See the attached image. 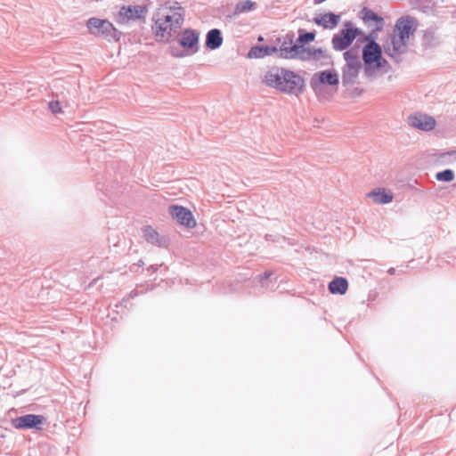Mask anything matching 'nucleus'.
Wrapping results in <instances>:
<instances>
[{"instance_id":"f257e3e1","label":"nucleus","mask_w":456,"mask_h":456,"mask_svg":"<svg viewBox=\"0 0 456 456\" xmlns=\"http://www.w3.org/2000/svg\"><path fill=\"white\" fill-rule=\"evenodd\" d=\"M417 29V20L411 16L399 18L395 25V34L390 37V41L383 45L384 52L396 63L402 61L401 55L408 51V40Z\"/></svg>"},{"instance_id":"dca6fc26","label":"nucleus","mask_w":456,"mask_h":456,"mask_svg":"<svg viewBox=\"0 0 456 456\" xmlns=\"http://www.w3.org/2000/svg\"><path fill=\"white\" fill-rule=\"evenodd\" d=\"M361 18L362 19L365 25L368 27H371L372 23H374V28L376 31H381L384 27V19L379 15L376 12L373 10L363 7L361 11Z\"/></svg>"},{"instance_id":"0eeeda50","label":"nucleus","mask_w":456,"mask_h":456,"mask_svg":"<svg viewBox=\"0 0 456 456\" xmlns=\"http://www.w3.org/2000/svg\"><path fill=\"white\" fill-rule=\"evenodd\" d=\"M200 33L193 28H185L178 31V35L174 37L177 38L179 45L186 50L189 54H194L200 50Z\"/></svg>"},{"instance_id":"ea45409f","label":"nucleus","mask_w":456,"mask_h":456,"mask_svg":"<svg viewBox=\"0 0 456 456\" xmlns=\"http://www.w3.org/2000/svg\"><path fill=\"white\" fill-rule=\"evenodd\" d=\"M325 1L326 0H314V4H322V3L325 2Z\"/></svg>"},{"instance_id":"c85d7f7f","label":"nucleus","mask_w":456,"mask_h":456,"mask_svg":"<svg viewBox=\"0 0 456 456\" xmlns=\"http://www.w3.org/2000/svg\"><path fill=\"white\" fill-rule=\"evenodd\" d=\"M377 32L375 30V28H372V30L366 36H364L362 39H358L357 43H362L365 42V45H375L378 44L376 42L377 39Z\"/></svg>"},{"instance_id":"58836bf2","label":"nucleus","mask_w":456,"mask_h":456,"mask_svg":"<svg viewBox=\"0 0 456 456\" xmlns=\"http://www.w3.org/2000/svg\"><path fill=\"white\" fill-rule=\"evenodd\" d=\"M137 295V291L136 290H132L129 294L130 297H134Z\"/></svg>"},{"instance_id":"a19ab883","label":"nucleus","mask_w":456,"mask_h":456,"mask_svg":"<svg viewBox=\"0 0 456 456\" xmlns=\"http://www.w3.org/2000/svg\"><path fill=\"white\" fill-rule=\"evenodd\" d=\"M144 265L142 260H139L137 265L142 266Z\"/></svg>"},{"instance_id":"7c9ffc66","label":"nucleus","mask_w":456,"mask_h":456,"mask_svg":"<svg viewBox=\"0 0 456 456\" xmlns=\"http://www.w3.org/2000/svg\"><path fill=\"white\" fill-rule=\"evenodd\" d=\"M48 109L49 110L53 113V114H58V113H61V102L56 100V101H51L49 103H48Z\"/></svg>"},{"instance_id":"412c9836","label":"nucleus","mask_w":456,"mask_h":456,"mask_svg":"<svg viewBox=\"0 0 456 456\" xmlns=\"http://www.w3.org/2000/svg\"><path fill=\"white\" fill-rule=\"evenodd\" d=\"M362 67L359 66H343L342 68V85L347 87L349 85H353L359 75V71Z\"/></svg>"},{"instance_id":"f704fd0d","label":"nucleus","mask_w":456,"mask_h":456,"mask_svg":"<svg viewBox=\"0 0 456 456\" xmlns=\"http://www.w3.org/2000/svg\"><path fill=\"white\" fill-rule=\"evenodd\" d=\"M362 93H363V90L361 88L356 87L354 89V94L355 96H360Z\"/></svg>"},{"instance_id":"423d86ee","label":"nucleus","mask_w":456,"mask_h":456,"mask_svg":"<svg viewBox=\"0 0 456 456\" xmlns=\"http://www.w3.org/2000/svg\"><path fill=\"white\" fill-rule=\"evenodd\" d=\"M281 93L289 95L299 96L305 89V80L293 70L283 69Z\"/></svg>"},{"instance_id":"9d476101","label":"nucleus","mask_w":456,"mask_h":456,"mask_svg":"<svg viewBox=\"0 0 456 456\" xmlns=\"http://www.w3.org/2000/svg\"><path fill=\"white\" fill-rule=\"evenodd\" d=\"M289 52L291 53L290 55L300 54L298 60L303 61L330 60V56L322 48L314 49L311 47L295 46L290 48Z\"/></svg>"},{"instance_id":"39448f33","label":"nucleus","mask_w":456,"mask_h":456,"mask_svg":"<svg viewBox=\"0 0 456 456\" xmlns=\"http://www.w3.org/2000/svg\"><path fill=\"white\" fill-rule=\"evenodd\" d=\"M363 34L362 30L356 28L349 20L343 24L338 33L334 34L331 39L332 47L335 51H345L348 49L353 42Z\"/></svg>"},{"instance_id":"20e7f679","label":"nucleus","mask_w":456,"mask_h":456,"mask_svg":"<svg viewBox=\"0 0 456 456\" xmlns=\"http://www.w3.org/2000/svg\"><path fill=\"white\" fill-rule=\"evenodd\" d=\"M86 27L91 35L102 37L108 41H118L121 37V32L106 19L92 17L87 20Z\"/></svg>"},{"instance_id":"2f4dec72","label":"nucleus","mask_w":456,"mask_h":456,"mask_svg":"<svg viewBox=\"0 0 456 456\" xmlns=\"http://www.w3.org/2000/svg\"><path fill=\"white\" fill-rule=\"evenodd\" d=\"M423 38H424V40L427 41V43L431 45L433 43V41L435 40V31H434V29L433 28H427L426 30H424Z\"/></svg>"},{"instance_id":"4be33fe9","label":"nucleus","mask_w":456,"mask_h":456,"mask_svg":"<svg viewBox=\"0 0 456 456\" xmlns=\"http://www.w3.org/2000/svg\"><path fill=\"white\" fill-rule=\"evenodd\" d=\"M368 197L371 198L375 203L387 204L393 200V193L386 191L384 188H377L368 193Z\"/></svg>"},{"instance_id":"e433bc0d","label":"nucleus","mask_w":456,"mask_h":456,"mask_svg":"<svg viewBox=\"0 0 456 456\" xmlns=\"http://www.w3.org/2000/svg\"><path fill=\"white\" fill-rule=\"evenodd\" d=\"M387 273L389 275H395L396 273V269L395 267H390L388 270H387Z\"/></svg>"},{"instance_id":"f03ea898","label":"nucleus","mask_w":456,"mask_h":456,"mask_svg":"<svg viewBox=\"0 0 456 456\" xmlns=\"http://www.w3.org/2000/svg\"><path fill=\"white\" fill-rule=\"evenodd\" d=\"M184 9L177 2L159 12L152 25V31L157 40L167 43L178 35L184 21Z\"/></svg>"},{"instance_id":"b1692460","label":"nucleus","mask_w":456,"mask_h":456,"mask_svg":"<svg viewBox=\"0 0 456 456\" xmlns=\"http://www.w3.org/2000/svg\"><path fill=\"white\" fill-rule=\"evenodd\" d=\"M343 57L346 61V64L344 66L362 67L359 56V46L357 45H355L354 47L346 49L343 53Z\"/></svg>"},{"instance_id":"9b49d317","label":"nucleus","mask_w":456,"mask_h":456,"mask_svg":"<svg viewBox=\"0 0 456 456\" xmlns=\"http://www.w3.org/2000/svg\"><path fill=\"white\" fill-rule=\"evenodd\" d=\"M382 54V47L379 44L365 45L362 47V61L365 65V73L370 76L373 73V66Z\"/></svg>"},{"instance_id":"5701e85b","label":"nucleus","mask_w":456,"mask_h":456,"mask_svg":"<svg viewBox=\"0 0 456 456\" xmlns=\"http://www.w3.org/2000/svg\"><path fill=\"white\" fill-rule=\"evenodd\" d=\"M329 290L331 294L344 295L348 289V281L345 277H335L329 283Z\"/></svg>"},{"instance_id":"6e6552de","label":"nucleus","mask_w":456,"mask_h":456,"mask_svg":"<svg viewBox=\"0 0 456 456\" xmlns=\"http://www.w3.org/2000/svg\"><path fill=\"white\" fill-rule=\"evenodd\" d=\"M46 419L43 415L25 414L12 419V426L17 429H42Z\"/></svg>"},{"instance_id":"2eb2a0df","label":"nucleus","mask_w":456,"mask_h":456,"mask_svg":"<svg viewBox=\"0 0 456 456\" xmlns=\"http://www.w3.org/2000/svg\"><path fill=\"white\" fill-rule=\"evenodd\" d=\"M144 240L159 248H167L169 244V240L165 235H160L154 228L151 225H147L142 230Z\"/></svg>"},{"instance_id":"a878e982","label":"nucleus","mask_w":456,"mask_h":456,"mask_svg":"<svg viewBox=\"0 0 456 456\" xmlns=\"http://www.w3.org/2000/svg\"><path fill=\"white\" fill-rule=\"evenodd\" d=\"M256 3L252 0L239 1L235 5V12L245 13L256 10Z\"/></svg>"},{"instance_id":"4468645a","label":"nucleus","mask_w":456,"mask_h":456,"mask_svg":"<svg viewBox=\"0 0 456 456\" xmlns=\"http://www.w3.org/2000/svg\"><path fill=\"white\" fill-rule=\"evenodd\" d=\"M408 124L421 131H431L436 126V119L427 114L415 113L408 117Z\"/></svg>"},{"instance_id":"6ab92c4d","label":"nucleus","mask_w":456,"mask_h":456,"mask_svg":"<svg viewBox=\"0 0 456 456\" xmlns=\"http://www.w3.org/2000/svg\"><path fill=\"white\" fill-rule=\"evenodd\" d=\"M224 42L222 32L219 28H212L207 32L205 46L208 50H216Z\"/></svg>"},{"instance_id":"ddd939ff","label":"nucleus","mask_w":456,"mask_h":456,"mask_svg":"<svg viewBox=\"0 0 456 456\" xmlns=\"http://www.w3.org/2000/svg\"><path fill=\"white\" fill-rule=\"evenodd\" d=\"M283 67L279 66H271L268 68V69L265 71L264 77H263V83L271 88L275 89L276 91L281 93L282 88V73H283Z\"/></svg>"},{"instance_id":"72a5a7b5","label":"nucleus","mask_w":456,"mask_h":456,"mask_svg":"<svg viewBox=\"0 0 456 456\" xmlns=\"http://www.w3.org/2000/svg\"><path fill=\"white\" fill-rule=\"evenodd\" d=\"M265 240H273V241H280L281 240H285L286 237L285 236H281L280 234H277V235L266 234L265 235Z\"/></svg>"},{"instance_id":"1a4fd4ad","label":"nucleus","mask_w":456,"mask_h":456,"mask_svg":"<svg viewBox=\"0 0 456 456\" xmlns=\"http://www.w3.org/2000/svg\"><path fill=\"white\" fill-rule=\"evenodd\" d=\"M146 12V5H123L118 11L116 21L119 24H126L130 20L144 18Z\"/></svg>"},{"instance_id":"393cba45","label":"nucleus","mask_w":456,"mask_h":456,"mask_svg":"<svg viewBox=\"0 0 456 456\" xmlns=\"http://www.w3.org/2000/svg\"><path fill=\"white\" fill-rule=\"evenodd\" d=\"M298 37L297 38V45H301L302 47H306L305 45L310 44L311 42L314 41L316 33L315 31H306L303 28H299L298 31Z\"/></svg>"},{"instance_id":"cd10ccee","label":"nucleus","mask_w":456,"mask_h":456,"mask_svg":"<svg viewBox=\"0 0 456 456\" xmlns=\"http://www.w3.org/2000/svg\"><path fill=\"white\" fill-rule=\"evenodd\" d=\"M454 172L449 168L436 174V178L439 182L450 183L454 179Z\"/></svg>"},{"instance_id":"473e14b6","label":"nucleus","mask_w":456,"mask_h":456,"mask_svg":"<svg viewBox=\"0 0 456 456\" xmlns=\"http://www.w3.org/2000/svg\"><path fill=\"white\" fill-rule=\"evenodd\" d=\"M171 54H172V56L176 57V58H183L184 56L190 55L189 53L186 52V50H184V49H183V50H172Z\"/></svg>"},{"instance_id":"c756f323","label":"nucleus","mask_w":456,"mask_h":456,"mask_svg":"<svg viewBox=\"0 0 456 456\" xmlns=\"http://www.w3.org/2000/svg\"><path fill=\"white\" fill-rule=\"evenodd\" d=\"M387 66L388 69H387L386 71H387L390 69V66L388 64V61L385 58H383V56L381 54L379 59L376 61L375 65L373 66V72L375 70L386 68Z\"/></svg>"},{"instance_id":"aec40b11","label":"nucleus","mask_w":456,"mask_h":456,"mask_svg":"<svg viewBox=\"0 0 456 456\" xmlns=\"http://www.w3.org/2000/svg\"><path fill=\"white\" fill-rule=\"evenodd\" d=\"M276 53H278V48L276 46H270L267 45H256L249 49L248 53V57L260 59L265 56H270Z\"/></svg>"},{"instance_id":"f3484780","label":"nucleus","mask_w":456,"mask_h":456,"mask_svg":"<svg viewBox=\"0 0 456 456\" xmlns=\"http://www.w3.org/2000/svg\"><path fill=\"white\" fill-rule=\"evenodd\" d=\"M295 35L293 32L287 33L283 37V41L278 49V56L282 59H298L300 54L290 55L289 51L290 48L299 46L294 41Z\"/></svg>"},{"instance_id":"7ed1b4c3","label":"nucleus","mask_w":456,"mask_h":456,"mask_svg":"<svg viewBox=\"0 0 456 456\" xmlns=\"http://www.w3.org/2000/svg\"><path fill=\"white\" fill-rule=\"evenodd\" d=\"M338 84V74L333 69L316 72L310 79V87L319 101H326L332 96L326 86H337Z\"/></svg>"},{"instance_id":"a211bd4d","label":"nucleus","mask_w":456,"mask_h":456,"mask_svg":"<svg viewBox=\"0 0 456 456\" xmlns=\"http://www.w3.org/2000/svg\"><path fill=\"white\" fill-rule=\"evenodd\" d=\"M340 21V15L334 12H326L314 18V22L325 29L335 28Z\"/></svg>"},{"instance_id":"f8f14e48","label":"nucleus","mask_w":456,"mask_h":456,"mask_svg":"<svg viewBox=\"0 0 456 456\" xmlns=\"http://www.w3.org/2000/svg\"><path fill=\"white\" fill-rule=\"evenodd\" d=\"M169 214L182 225L188 228H192L196 225L191 211L185 207L172 205L169 207Z\"/></svg>"},{"instance_id":"4c0bfd02","label":"nucleus","mask_w":456,"mask_h":456,"mask_svg":"<svg viewBox=\"0 0 456 456\" xmlns=\"http://www.w3.org/2000/svg\"><path fill=\"white\" fill-rule=\"evenodd\" d=\"M159 269V265H151L150 267H149V271H152V272H156L157 270Z\"/></svg>"},{"instance_id":"bb28decb","label":"nucleus","mask_w":456,"mask_h":456,"mask_svg":"<svg viewBox=\"0 0 456 456\" xmlns=\"http://www.w3.org/2000/svg\"><path fill=\"white\" fill-rule=\"evenodd\" d=\"M273 272L266 270L256 277L257 281L260 283L262 288H265V289H271L269 284L272 283V281H270Z\"/></svg>"},{"instance_id":"c9c22d12","label":"nucleus","mask_w":456,"mask_h":456,"mask_svg":"<svg viewBox=\"0 0 456 456\" xmlns=\"http://www.w3.org/2000/svg\"><path fill=\"white\" fill-rule=\"evenodd\" d=\"M452 155H456V150L444 152V153H443L442 156L444 157V156H452Z\"/></svg>"}]
</instances>
